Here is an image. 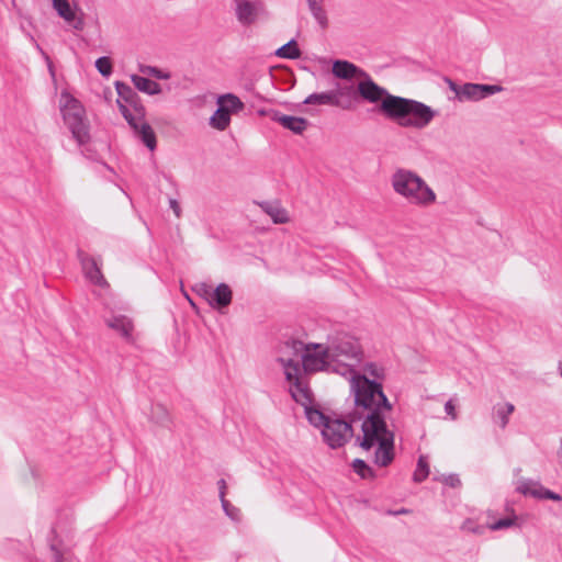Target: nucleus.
I'll list each match as a JSON object with an SVG mask.
<instances>
[{"label":"nucleus","mask_w":562,"mask_h":562,"mask_svg":"<svg viewBox=\"0 0 562 562\" xmlns=\"http://www.w3.org/2000/svg\"><path fill=\"white\" fill-rule=\"evenodd\" d=\"M345 378L350 382V392L355 398L353 408L347 418H350V422H361L363 442L370 446L376 434L385 430L386 417L393 411V404L385 395L381 382L370 380L352 368L350 374Z\"/></svg>","instance_id":"1"},{"label":"nucleus","mask_w":562,"mask_h":562,"mask_svg":"<svg viewBox=\"0 0 562 562\" xmlns=\"http://www.w3.org/2000/svg\"><path fill=\"white\" fill-rule=\"evenodd\" d=\"M357 83L359 99L369 103H380V111L402 127L425 128L435 117V111L427 104L391 94L379 86L367 72Z\"/></svg>","instance_id":"2"},{"label":"nucleus","mask_w":562,"mask_h":562,"mask_svg":"<svg viewBox=\"0 0 562 562\" xmlns=\"http://www.w3.org/2000/svg\"><path fill=\"white\" fill-rule=\"evenodd\" d=\"M391 184L394 192L412 205L427 207L436 201L435 191L409 169H396L391 177Z\"/></svg>","instance_id":"3"},{"label":"nucleus","mask_w":562,"mask_h":562,"mask_svg":"<svg viewBox=\"0 0 562 562\" xmlns=\"http://www.w3.org/2000/svg\"><path fill=\"white\" fill-rule=\"evenodd\" d=\"M296 351L303 350L301 356L302 369L305 373H314L318 371L334 372L342 376H347L351 372V364L336 363L327 352V347L319 344L304 345L301 341H294Z\"/></svg>","instance_id":"4"},{"label":"nucleus","mask_w":562,"mask_h":562,"mask_svg":"<svg viewBox=\"0 0 562 562\" xmlns=\"http://www.w3.org/2000/svg\"><path fill=\"white\" fill-rule=\"evenodd\" d=\"M60 113L65 125L70 131L72 138L78 145H85L90 140L89 124L81 103L70 93H60Z\"/></svg>","instance_id":"5"},{"label":"nucleus","mask_w":562,"mask_h":562,"mask_svg":"<svg viewBox=\"0 0 562 562\" xmlns=\"http://www.w3.org/2000/svg\"><path fill=\"white\" fill-rule=\"evenodd\" d=\"M326 347L336 363H349L355 369L361 360L362 351L358 339L347 333L330 335Z\"/></svg>","instance_id":"6"},{"label":"nucleus","mask_w":562,"mask_h":562,"mask_svg":"<svg viewBox=\"0 0 562 562\" xmlns=\"http://www.w3.org/2000/svg\"><path fill=\"white\" fill-rule=\"evenodd\" d=\"M282 364L285 379L290 383V393L292 398L300 405L306 407L312 403V392L301 376V366L293 359L279 358Z\"/></svg>","instance_id":"7"},{"label":"nucleus","mask_w":562,"mask_h":562,"mask_svg":"<svg viewBox=\"0 0 562 562\" xmlns=\"http://www.w3.org/2000/svg\"><path fill=\"white\" fill-rule=\"evenodd\" d=\"M357 441L363 450H370L374 446H378L374 453V462L380 467H387L394 459V431L389 429L387 425L385 430L376 434L375 438L372 439L370 446L364 445V434L362 437H358Z\"/></svg>","instance_id":"8"},{"label":"nucleus","mask_w":562,"mask_h":562,"mask_svg":"<svg viewBox=\"0 0 562 562\" xmlns=\"http://www.w3.org/2000/svg\"><path fill=\"white\" fill-rule=\"evenodd\" d=\"M353 423L350 422V418L348 420L330 418L325 424V428L322 429L324 441L331 449L344 447L353 437V428L351 426Z\"/></svg>","instance_id":"9"},{"label":"nucleus","mask_w":562,"mask_h":562,"mask_svg":"<svg viewBox=\"0 0 562 562\" xmlns=\"http://www.w3.org/2000/svg\"><path fill=\"white\" fill-rule=\"evenodd\" d=\"M450 89L456 93L459 101H480L503 90L502 86L487 83H463L457 85L449 81Z\"/></svg>","instance_id":"10"},{"label":"nucleus","mask_w":562,"mask_h":562,"mask_svg":"<svg viewBox=\"0 0 562 562\" xmlns=\"http://www.w3.org/2000/svg\"><path fill=\"white\" fill-rule=\"evenodd\" d=\"M266 14V4L262 0H236L235 15L243 26L252 25L260 16Z\"/></svg>","instance_id":"11"},{"label":"nucleus","mask_w":562,"mask_h":562,"mask_svg":"<svg viewBox=\"0 0 562 562\" xmlns=\"http://www.w3.org/2000/svg\"><path fill=\"white\" fill-rule=\"evenodd\" d=\"M516 491L525 496H531L536 499H551L554 502L562 501V496L560 494L544 487L539 481L531 479L519 480Z\"/></svg>","instance_id":"12"},{"label":"nucleus","mask_w":562,"mask_h":562,"mask_svg":"<svg viewBox=\"0 0 562 562\" xmlns=\"http://www.w3.org/2000/svg\"><path fill=\"white\" fill-rule=\"evenodd\" d=\"M116 102L123 117L126 120L131 128L137 130V122L143 121L146 114L145 106L143 105L139 95L136 93L126 104L121 103V100H117Z\"/></svg>","instance_id":"13"},{"label":"nucleus","mask_w":562,"mask_h":562,"mask_svg":"<svg viewBox=\"0 0 562 562\" xmlns=\"http://www.w3.org/2000/svg\"><path fill=\"white\" fill-rule=\"evenodd\" d=\"M106 326L116 331L126 342H134V323L123 314H112L104 319Z\"/></svg>","instance_id":"14"},{"label":"nucleus","mask_w":562,"mask_h":562,"mask_svg":"<svg viewBox=\"0 0 562 562\" xmlns=\"http://www.w3.org/2000/svg\"><path fill=\"white\" fill-rule=\"evenodd\" d=\"M270 117L273 122L279 123L281 126L296 135L303 134L308 126V121L306 119L286 115L277 110L271 112Z\"/></svg>","instance_id":"15"},{"label":"nucleus","mask_w":562,"mask_h":562,"mask_svg":"<svg viewBox=\"0 0 562 562\" xmlns=\"http://www.w3.org/2000/svg\"><path fill=\"white\" fill-rule=\"evenodd\" d=\"M81 266L86 278L98 286H108V282L103 277L97 260L93 257L85 256L81 258Z\"/></svg>","instance_id":"16"},{"label":"nucleus","mask_w":562,"mask_h":562,"mask_svg":"<svg viewBox=\"0 0 562 562\" xmlns=\"http://www.w3.org/2000/svg\"><path fill=\"white\" fill-rule=\"evenodd\" d=\"M53 8L56 10L58 15L68 22L75 30L81 31L83 29V21L76 16L68 0H52Z\"/></svg>","instance_id":"17"},{"label":"nucleus","mask_w":562,"mask_h":562,"mask_svg":"<svg viewBox=\"0 0 562 562\" xmlns=\"http://www.w3.org/2000/svg\"><path fill=\"white\" fill-rule=\"evenodd\" d=\"M233 292L226 283H220L212 292L206 301L215 308L227 307L232 303Z\"/></svg>","instance_id":"18"},{"label":"nucleus","mask_w":562,"mask_h":562,"mask_svg":"<svg viewBox=\"0 0 562 562\" xmlns=\"http://www.w3.org/2000/svg\"><path fill=\"white\" fill-rule=\"evenodd\" d=\"M333 75L339 79H351L361 77L366 71L348 60L337 59L333 63Z\"/></svg>","instance_id":"19"},{"label":"nucleus","mask_w":562,"mask_h":562,"mask_svg":"<svg viewBox=\"0 0 562 562\" xmlns=\"http://www.w3.org/2000/svg\"><path fill=\"white\" fill-rule=\"evenodd\" d=\"M335 95L337 100L342 103L340 105H336V108H340L342 110H351L353 108V102L358 101L359 94L357 91V85L349 86H338L334 89Z\"/></svg>","instance_id":"20"},{"label":"nucleus","mask_w":562,"mask_h":562,"mask_svg":"<svg viewBox=\"0 0 562 562\" xmlns=\"http://www.w3.org/2000/svg\"><path fill=\"white\" fill-rule=\"evenodd\" d=\"M137 125L138 128L133 130L134 133L150 151H154L157 147V139L153 127L147 122H145V119L140 122H137Z\"/></svg>","instance_id":"21"},{"label":"nucleus","mask_w":562,"mask_h":562,"mask_svg":"<svg viewBox=\"0 0 562 562\" xmlns=\"http://www.w3.org/2000/svg\"><path fill=\"white\" fill-rule=\"evenodd\" d=\"M131 80L135 88L148 95H156L161 92V87L156 81L139 75H132Z\"/></svg>","instance_id":"22"},{"label":"nucleus","mask_w":562,"mask_h":562,"mask_svg":"<svg viewBox=\"0 0 562 562\" xmlns=\"http://www.w3.org/2000/svg\"><path fill=\"white\" fill-rule=\"evenodd\" d=\"M304 104L330 105L336 106L341 103L337 100L334 89L325 92L311 93L303 101Z\"/></svg>","instance_id":"23"},{"label":"nucleus","mask_w":562,"mask_h":562,"mask_svg":"<svg viewBox=\"0 0 562 562\" xmlns=\"http://www.w3.org/2000/svg\"><path fill=\"white\" fill-rule=\"evenodd\" d=\"M261 209L270 215L273 223L284 224L289 221L288 213L278 203L262 202L260 203Z\"/></svg>","instance_id":"24"},{"label":"nucleus","mask_w":562,"mask_h":562,"mask_svg":"<svg viewBox=\"0 0 562 562\" xmlns=\"http://www.w3.org/2000/svg\"><path fill=\"white\" fill-rule=\"evenodd\" d=\"M217 105L227 111L229 115L244 109V103L233 93H226L217 99Z\"/></svg>","instance_id":"25"},{"label":"nucleus","mask_w":562,"mask_h":562,"mask_svg":"<svg viewBox=\"0 0 562 562\" xmlns=\"http://www.w3.org/2000/svg\"><path fill=\"white\" fill-rule=\"evenodd\" d=\"M311 14L322 29L327 27L328 19L324 9V0H306Z\"/></svg>","instance_id":"26"},{"label":"nucleus","mask_w":562,"mask_h":562,"mask_svg":"<svg viewBox=\"0 0 562 562\" xmlns=\"http://www.w3.org/2000/svg\"><path fill=\"white\" fill-rule=\"evenodd\" d=\"M305 415L311 425L319 428H325V424L329 422L331 417L326 416L322 411L313 406L307 405L305 407Z\"/></svg>","instance_id":"27"},{"label":"nucleus","mask_w":562,"mask_h":562,"mask_svg":"<svg viewBox=\"0 0 562 562\" xmlns=\"http://www.w3.org/2000/svg\"><path fill=\"white\" fill-rule=\"evenodd\" d=\"M276 56L284 59H297L301 57V50L294 38L282 45L276 50Z\"/></svg>","instance_id":"28"},{"label":"nucleus","mask_w":562,"mask_h":562,"mask_svg":"<svg viewBox=\"0 0 562 562\" xmlns=\"http://www.w3.org/2000/svg\"><path fill=\"white\" fill-rule=\"evenodd\" d=\"M231 123V115L223 108L217 105V109L210 117V125L218 131H224Z\"/></svg>","instance_id":"29"},{"label":"nucleus","mask_w":562,"mask_h":562,"mask_svg":"<svg viewBox=\"0 0 562 562\" xmlns=\"http://www.w3.org/2000/svg\"><path fill=\"white\" fill-rule=\"evenodd\" d=\"M494 409L496 423L502 429L506 428L509 422V416L515 411V406L512 403H505L503 405L497 404Z\"/></svg>","instance_id":"30"},{"label":"nucleus","mask_w":562,"mask_h":562,"mask_svg":"<svg viewBox=\"0 0 562 562\" xmlns=\"http://www.w3.org/2000/svg\"><path fill=\"white\" fill-rule=\"evenodd\" d=\"M151 419L162 427H169L171 425L170 414L168 409L161 404L153 405Z\"/></svg>","instance_id":"31"},{"label":"nucleus","mask_w":562,"mask_h":562,"mask_svg":"<svg viewBox=\"0 0 562 562\" xmlns=\"http://www.w3.org/2000/svg\"><path fill=\"white\" fill-rule=\"evenodd\" d=\"M50 538L48 539L49 542V549L53 552L54 561L55 562H64V554L67 551V548L64 546V543L59 540H57L56 532L53 529L50 531Z\"/></svg>","instance_id":"32"},{"label":"nucleus","mask_w":562,"mask_h":562,"mask_svg":"<svg viewBox=\"0 0 562 562\" xmlns=\"http://www.w3.org/2000/svg\"><path fill=\"white\" fill-rule=\"evenodd\" d=\"M352 470L363 480L374 479V471L367 462L362 459H355L351 463Z\"/></svg>","instance_id":"33"},{"label":"nucleus","mask_w":562,"mask_h":562,"mask_svg":"<svg viewBox=\"0 0 562 562\" xmlns=\"http://www.w3.org/2000/svg\"><path fill=\"white\" fill-rule=\"evenodd\" d=\"M429 475V465L427 462L426 457L420 456L417 461V468L413 474V480L416 483H422L425 481Z\"/></svg>","instance_id":"34"},{"label":"nucleus","mask_w":562,"mask_h":562,"mask_svg":"<svg viewBox=\"0 0 562 562\" xmlns=\"http://www.w3.org/2000/svg\"><path fill=\"white\" fill-rule=\"evenodd\" d=\"M115 89L119 95L117 100H121V103L124 104H126L137 93L131 86L122 81L115 82Z\"/></svg>","instance_id":"35"},{"label":"nucleus","mask_w":562,"mask_h":562,"mask_svg":"<svg viewBox=\"0 0 562 562\" xmlns=\"http://www.w3.org/2000/svg\"><path fill=\"white\" fill-rule=\"evenodd\" d=\"M364 372L368 373L370 376H372L371 380H375L382 383V381L385 379V370L383 367L374 363V362H368L364 364Z\"/></svg>","instance_id":"36"},{"label":"nucleus","mask_w":562,"mask_h":562,"mask_svg":"<svg viewBox=\"0 0 562 562\" xmlns=\"http://www.w3.org/2000/svg\"><path fill=\"white\" fill-rule=\"evenodd\" d=\"M94 66L103 77H110L113 71L111 58L108 56L99 57L95 60Z\"/></svg>","instance_id":"37"},{"label":"nucleus","mask_w":562,"mask_h":562,"mask_svg":"<svg viewBox=\"0 0 562 562\" xmlns=\"http://www.w3.org/2000/svg\"><path fill=\"white\" fill-rule=\"evenodd\" d=\"M139 71L160 80H167L170 78L169 72L164 71L155 66L142 65L139 66Z\"/></svg>","instance_id":"38"},{"label":"nucleus","mask_w":562,"mask_h":562,"mask_svg":"<svg viewBox=\"0 0 562 562\" xmlns=\"http://www.w3.org/2000/svg\"><path fill=\"white\" fill-rule=\"evenodd\" d=\"M222 508L227 517H229L233 521L238 522L240 520V510L239 508L232 505L227 499L221 501Z\"/></svg>","instance_id":"39"},{"label":"nucleus","mask_w":562,"mask_h":562,"mask_svg":"<svg viewBox=\"0 0 562 562\" xmlns=\"http://www.w3.org/2000/svg\"><path fill=\"white\" fill-rule=\"evenodd\" d=\"M515 524H516L515 517H505V518H501V519L494 521L493 524H491L490 528L492 530H502V529L509 528V527L514 526Z\"/></svg>","instance_id":"40"},{"label":"nucleus","mask_w":562,"mask_h":562,"mask_svg":"<svg viewBox=\"0 0 562 562\" xmlns=\"http://www.w3.org/2000/svg\"><path fill=\"white\" fill-rule=\"evenodd\" d=\"M442 482L445 485L452 487V488H457V487L461 486V480H460L459 475L456 473L443 475Z\"/></svg>","instance_id":"41"},{"label":"nucleus","mask_w":562,"mask_h":562,"mask_svg":"<svg viewBox=\"0 0 562 562\" xmlns=\"http://www.w3.org/2000/svg\"><path fill=\"white\" fill-rule=\"evenodd\" d=\"M212 291H213L212 286L206 283H201V284L196 285V292L200 295H203L205 299L210 297V292H212Z\"/></svg>","instance_id":"42"},{"label":"nucleus","mask_w":562,"mask_h":562,"mask_svg":"<svg viewBox=\"0 0 562 562\" xmlns=\"http://www.w3.org/2000/svg\"><path fill=\"white\" fill-rule=\"evenodd\" d=\"M445 412L448 416L451 417L452 420H456L457 419V414H456V406L453 405L452 401L449 400L448 402H446L445 404Z\"/></svg>","instance_id":"43"},{"label":"nucleus","mask_w":562,"mask_h":562,"mask_svg":"<svg viewBox=\"0 0 562 562\" xmlns=\"http://www.w3.org/2000/svg\"><path fill=\"white\" fill-rule=\"evenodd\" d=\"M35 47H36V50H38L41 53V55L45 58L48 69L50 71V74L54 76L53 63H52L49 56L43 50V48L40 46L38 43H35Z\"/></svg>","instance_id":"44"},{"label":"nucleus","mask_w":562,"mask_h":562,"mask_svg":"<svg viewBox=\"0 0 562 562\" xmlns=\"http://www.w3.org/2000/svg\"><path fill=\"white\" fill-rule=\"evenodd\" d=\"M217 486H218V496H220V499H226L225 498V495H226V481L224 479H221L217 481Z\"/></svg>","instance_id":"45"},{"label":"nucleus","mask_w":562,"mask_h":562,"mask_svg":"<svg viewBox=\"0 0 562 562\" xmlns=\"http://www.w3.org/2000/svg\"><path fill=\"white\" fill-rule=\"evenodd\" d=\"M169 206L173 211L175 215L177 217H180L181 215V207L179 202L176 199H169Z\"/></svg>","instance_id":"46"},{"label":"nucleus","mask_w":562,"mask_h":562,"mask_svg":"<svg viewBox=\"0 0 562 562\" xmlns=\"http://www.w3.org/2000/svg\"><path fill=\"white\" fill-rule=\"evenodd\" d=\"M406 510L405 509H402L400 512H396L395 514H404Z\"/></svg>","instance_id":"47"}]
</instances>
